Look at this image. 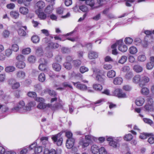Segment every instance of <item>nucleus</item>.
Returning a JSON list of instances; mask_svg holds the SVG:
<instances>
[{"instance_id":"4468645a","label":"nucleus","mask_w":154,"mask_h":154,"mask_svg":"<svg viewBox=\"0 0 154 154\" xmlns=\"http://www.w3.org/2000/svg\"><path fill=\"white\" fill-rule=\"evenodd\" d=\"M36 6L38 8V10L36 11H41L45 7V4L44 1L40 0L36 3Z\"/></svg>"},{"instance_id":"0e129e2a","label":"nucleus","mask_w":154,"mask_h":154,"mask_svg":"<svg viewBox=\"0 0 154 154\" xmlns=\"http://www.w3.org/2000/svg\"><path fill=\"white\" fill-rule=\"evenodd\" d=\"M18 32L19 35L21 36H25L26 34L25 31L22 29H19Z\"/></svg>"},{"instance_id":"c756f323","label":"nucleus","mask_w":154,"mask_h":154,"mask_svg":"<svg viewBox=\"0 0 154 154\" xmlns=\"http://www.w3.org/2000/svg\"><path fill=\"white\" fill-rule=\"evenodd\" d=\"M116 72L113 70H110L107 73V76L109 78H112L115 76Z\"/></svg>"},{"instance_id":"9d476101","label":"nucleus","mask_w":154,"mask_h":154,"mask_svg":"<svg viewBox=\"0 0 154 154\" xmlns=\"http://www.w3.org/2000/svg\"><path fill=\"white\" fill-rule=\"evenodd\" d=\"M73 84L79 89L82 91L87 90V86L85 85L81 84L79 82L75 83L73 82Z\"/></svg>"},{"instance_id":"bf43d9fd","label":"nucleus","mask_w":154,"mask_h":154,"mask_svg":"<svg viewBox=\"0 0 154 154\" xmlns=\"http://www.w3.org/2000/svg\"><path fill=\"white\" fill-rule=\"evenodd\" d=\"M127 57L125 56H123L121 58L119 61V63L121 64L124 63L127 60Z\"/></svg>"},{"instance_id":"2f4dec72","label":"nucleus","mask_w":154,"mask_h":154,"mask_svg":"<svg viewBox=\"0 0 154 154\" xmlns=\"http://www.w3.org/2000/svg\"><path fill=\"white\" fill-rule=\"evenodd\" d=\"M93 87L95 90L98 91H100L103 89L102 86L99 84H94L93 85Z\"/></svg>"},{"instance_id":"8fccbe9b","label":"nucleus","mask_w":154,"mask_h":154,"mask_svg":"<svg viewBox=\"0 0 154 154\" xmlns=\"http://www.w3.org/2000/svg\"><path fill=\"white\" fill-rule=\"evenodd\" d=\"M47 64H40L38 66L39 69L41 71H45L47 69Z\"/></svg>"},{"instance_id":"58836bf2","label":"nucleus","mask_w":154,"mask_h":154,"mask_svg":"<svg viewBox=\"0 0 154 154\" xmlns=\"http://www.w3.org/2000/svg\"><path fill=\"white\" fill-rule=\"evenodd\" d=\"M38 80L41 82H44L45 80V76L43 73H41L39 75L38 77Z\"/></svg>"},{"instance_id":"9b49d317","label":"nucleus","mask_w":154,"mask_h":154,"mask_svg":"<svg viewBox=\"0 0 154 154\" xmlns=\"http://www.w3.org/2000/svg\"><path fill=\"white\" fill-rule=\"evenodd\" d=\"M79 144L82 148H84L88 146L89 145V142L87 141L85 138H81L79 141Z\"/></svg>"},{"instance_id":"49530a36","label":"nucleus","mask_w":154,"mask_h":154,"mask_svg":"<svg viewBox=\"0 0 154 154\" xmlns=\"http://www.w3.org/2000/svg\"><path fill=\"white\" fill-rule=\"evenodd\" d=\"M133 138V136L131 134H128L126 135L124 137L125 140L127 141H129Z\"/></svg>"},{"instance_id":"dca6fc26","label":"nucleus","mask_w":154,"mask_h":154,"mask_svg":"<svg viewBox=\"0 0 154 154\" xmlns=\"http://www.w3.org/2000/svg\"><path fill=\"white\" fill-rule=\"evenodd\" d=\"M19 12L20 14L23 15H26L29 13V10L28 8L21 6L19 8Z\"/></svg>"},{"instance_id":"cd10ccee","label":"nucleus","mask_w":154,"mask_h":154,"mask_svg":"<svg viewBox=\"0 0 154 154\" xmlns=\"http://www.w3.org/2000/svg\"><path fill=\"white\" fill-rule=\"evenodd\" d=\"M44 154H57V152L55 149H51L49 150L45 148L44 151Z\"/></svg>"},{"instance_id":"ea45409f","label":"nucleus","mask_w":154,"mask_h":154,"mask_svg":"<svg viewBox=\"0 0 154 154\" xmlns=\"http://www.w3.org/2000/svg\"><path fill=\"white\" fill-rule=\"evenodd\" d=\"M28 61L31 63H34L36 60L35 57L33 55H30L28 58Z\"/></svg>"},{"instance_id":"6ab92c4d","label":"nucleus","mask_w":154,"mask_h":154,"mask_svg":"<svg viewBox=\"0 0 154 154\" xmlns=\"http://www.w3.org/2000/svg\"><path fill=\"white\" fill-rule=\"evenodd\" d=\"M36 105V103L34 101H30L26 106L25 109L26 111H30L31 110V107H34Z\"/></svg>"},{"instance_id":"bb28decb","label":"nucleus","mask_w":154,"mask_h":154,"mask_svg":"<svg viewBox=\"0 0 154 154\" xmlns=\"http://www.w3.org/2000/svg\"><path fill=\"white\" fill-rule=\"evenodd\" d=\"M52 67L53 69L57 72L60 71L61 69V65L57 63H54L52 65Z\"/></svg>"},{"instance_id":"774afa93","label":"nucleus","mask_w":154,"mask_h":154,"mask_svg":"<svg viewBox=\"0 0 154 154\" xmlns=\"http://www.w3.org/2000/svg\"><path fill=\"white\" fill-rule=\"evenodd\" d=\"M10 35V32L8 30H4L2 33V35L3 37L5 38L8 37Z\"/></svg>"},{"instance_id":"37998d69","label":"nucleus","mask_w":154,"mask_h":154,"mask_svg":"<svg viewBox=\"0 0 154 154\" xmlns=\"http://www.w3.org/2000/svg\"><path fill=\"white\" fill-rule=\"evenodd\" d=\"M143 120L145 123L149 124L151 126H153V122L152 120L146 118H144L143 119Z\"/></svg>"},{"instance_id":"a18cd8bd","label":"nucleus","mask_w":154,"mask_h":154,"mask_svg":"<svg viewBox=\"0 0 154 154\" xmlns=\"http://www.w3.org/2000/svg\"><path fill=\"white\" fill-rule=\"evenodd\" d=\"M31 40L33 43H36L39 42L40 39L38 36L34 35L31 37Z\"/></svg>"},{"instance_id":"f704fd0d","label":"nucleus","mask_w":154,"mask_h":154,"mask_svg":"<svg viewBox=\"0 0 154 154\" xmlns=\"http://www.w3.org/2000/svg\"><path fill=\"white\" fill-rule=\"evenodd\" d=\"M137 60L139 62H143L146 60V57L144 54H141L138 56Z\"/></svg>"},{"instance_id":"f257e3e1","label":"nucleus","mask_w":154,"mask_h":154,"mask_svg":"<svg viewBox=\"0 0 154 154\" xmlns=\"http://www.w3.org/2000/svg\"><path fill=\"white\" fill-rule=\"evenodd\" d=\"M93 72L96 75V80L98 82L103 83L104 82V78L102 70L97 69L94 70Z\"/></svg>"},{"instance_id":"052dcab7","label":"nucleus","mask_w":154,"mask_h":154,"mask_svg":"<svg viewBox=\"0 0 154 154\" xmlns=\"http://www.w3.org/2000/svg\"><path fill=\"white\" fill-rule=\"evenodd\" d=\"M133 41V39L130 38H126L125 40V42L126 44L130 45L131 44Z\"/></svg>"},{"instance_id":"09e8293b","label":"nucleus","mask_w":154,"mask_h":154,"mask_svg":"<svg viewBox=\"0 0 154 154\" xmlns=\"http://www.w3.org/2000/svg\"><path fill=\"white\" fill-rule=\"evenodd\" d=\"M72 63L74 66L78 67L81 64V62L80 60H77L73 61Z\"/></svg>"},{"instance_id":"4d7b16f0","label":"nucleus","mask_w":154,"mask_h":154,"mask_svg":"<svg viewBox=\"0 0 154 154\" xmlns=\"http://www.w3.org/2000/svg\"><path fill=\"white\" fill-rule=\"evenodd\" d=\"M99 152L100 154H107V152L103 147H101L99 149Z\"/></svg>"},{"instance_id":"e433bc0d","label":"nucleus","mask_w":154,"mask_h":154,"mask_svg":"<svg viewBox=\"0 0 154 154\" xmlns=\"http://www.w3.org/2000/svg\"><path fill=\"white\" fill-rule=\"evenodd\" d=\"M153 134L152 133H143L140 134L139 137L142 139H145L147 138V136L149 135L153 136Z\"/></svg>"},{"instance_id":"864d4df0","label":"nucleus","mask_w":154,"mask_h":154,"mask_svg":"<svg viewBox=\"0 0 154 154\" xmlns=\"http://www.w3.org/2000/svg\"><path fill=\"white\" fill-rule=\"evenodd\" d=\"M80 9L83 12H87L88 11V7L85 5H82L79 6Z\"/></svg>"},{"instance_id":"2eb2a0df","label":"nucleus","mask_w":154,"mask_h":154,"mask_svg":"<svg viewBox=\"0 0 154 154\" xmlns=\"http://www.w3.org/2000/svg\"><path fill=\"white\" fill-rule=\"evenodd\" d=\"M59 135H55L52 137V139L53 140L54 142H56L57 141V144L58 146H60L62 144L63 140L62 138H59L58 139V136Z\"/></svg>"},{"instance_id":"5fc2aeb1","label":"nucleus","mask_w":154,"mask_h":154,"mask_svg":"<svg viewBox=\"0 0 154 154\" xmlns=\"http://www.w3.org/2000/svg\"><path fill=\"white\" fill-rule=\"evenodd\" d=\"M31 52V49L30 48H27L23 49L22 51V53L24 54H28Z\"/></svg>"},{"instance_id":"a878e982","label":"nucleus","mask_w":154,"mask_h":154,"mask_svg":"<svg viewBox=\"0 0 154 154\" xmlns=\"http://www.w3.org/2000/svg\"><path fill=\"white\" fill-rule=\"evenodd\" d=\"M123 81L121 77H116L115 78L113 81V83L115 85H121Z\"/></svg>"},{"instance_id":"680f3d73","label":"nucleus","mask_w":154,"mask_h":154,"mask_svg":"<svg viewBox=\"0 0 154 154\" xmlns=\"http://www.w3.org/2000/svg\"><path fill=\"white\" fill-rule=\"evenodd\" d=\"M12 51L10 49H8L5 51V55L7 57H9L12 54Z\"/></svg>"},{"instance_id":"4be33fe9","label":"nucleus","mask_w":154,"mask_h":154,"mask_svg":"<svg viewBox=\"0 0 154 154\" xmlns=\"http://www.w3.org/2000/svg\"><path fill=\"white\" fill-rule=\"evenodd\" d=\"M17 78L20 79H23L26 76V74L24 72L22 71H20L17 72L16 73Z\"/></svg>"},{"instance_id":"a19ab883","label":"nucleus","mask_w":154,"mask_h":154,"mask_svg":"<svg viewBox=\"0 0 154 154\" xmlns=\"http://www.w3.org/2000/svg\"><path fill=\"white\" fill-rule=\"evenodd\" d=\"M129 51L130 53L132 54H135L137 52V49L136 47L134 46H132L130 48Z\"/></svg>"},{"instance_id":"39448f33","label":"nucleus","mask_w":154,"mask_h":154,"mask_svg":"<svg viewBox=\"0 0 154 154\" xmlns=\"http://www.w3.org/2000/svg\"><path fill=\"white\" fill-rule=\"evenodd\" d=\"M119 138H115L112 137H109L107 138V141H109V144L114 148H116L119 146L118 142L119 141Z\"/></svg>"},{"instance_id":"0eeeda50","label":"nucleus","mask_w":154,"mask_h":154,"mask_svg":"<svg viewBox=\"0 0 154 154\" xmlns=\"http://www.w3.org/2000/svg\"><path fill=\"white\" fill-rule=\"evenodd\" d=\"M31 149H34V152L35 153H39L42 151V147L40 146H37V144L36 143H34L29 146L28 148Z\"/></svg>"},{"instance_id":"6e6d98bb","label":"nucleus","mask_w":154,"mask_h":154,"mask_svg":"<svg viewBox=\"0 0 154 154\" xmlns=\"http://www.w3.org/2000/svg\"><path fill=\"white\" fill-rule=\"evenodd\" d=\"M15 68L13 66H9L6 67L5 70L6 72H9L14 71L15 70Z\"/></svg>"},{"instance_id":"c03bdc74","label":"nucleus","mask_w":154,"mask_h":154,"mask_svg":"<svg viewBox=\"0 0 154 154\" xmlns=\"http://www.w3.org/2000/svg\"><path fill=\"white\" fill-rule=\"evenodd\" d=\"M10 15L14 19L18 18L19 16V14L18 12L15 11H12L10 12Z\"/></svg>"},{"instance_id":"473e14b6","label":"nucleus","mask_w":154,"mask_h":154,"mask_svg":"<svg viewBox=\"0 0 154 154\" xmlns=\"http://www.w3.org/2000/svg\"><path fill=\"white\" fill-rule=\"evenodd\" d=\"M140 92L142 94L146 95L149 94V90L147 88L144 87L142 88L140 91Z\"/></svg>"},{"instance_id":"b1692460","label":"nucleus","mask_w":154,"mask_h":154,"mask_svg":"<svg viewBox=\"0 0 154 154\" xmlns=\"http://www.w3.org/2000/svg\"><path fill=\"white\" fill-rule=\"evenodd\" d=\"M98 56V55L97 53L92 51H90L88 54V58L90 59L97 58Z\"/></svg>"},{"instance_id":"423d86ee","label":"nucleus","mask_w":154,"mask_h":154,"mask_svg":"<svg viewBox=\"0 0 154 154\" xmlns=\"http://www.w3.org/2000/svg\"><path fill=\"white\" fill-rule=\"evenodd\" d=\"M113 95L116 96L119 98H124L127 97L126 94L123 92L122 90L117 88L112 92Z\"/></svg>"},{"instance_id":"aec40b11","label":"nucleus","mask_w":154,"mask_h":154,"mask_svg":"<svg viewBox=\"0 0 154 154\" xmlns=\"http://www.w3.org/2000/svg\"><path fill=\"white\" fill-rule=\"evenodd\" d=\"M141 76L140 75H135L132 79V82L135 84H139L141 82Z\"/></svg>"},{"instance_id":"69168bd1","label":"nucleus","mask_w":154,"mask_h":154,"mask_svg":"<svg viewBox=\"0 0 154 154\" xmlns=\"http://www.w3.org/2000/svg\"><path fill=\"white\" fill-rule=\"evenodd\" d=\"M88 70V68L85 66H82L80 68V71L82 73L87 72Z\"/></svg>"},{"instance_id":"f8f14e48","label":"nucleus","mask_w":154,"mask_h":154,"mask_svg":"<svg viewBox=\"0 0 154 154\" xmlns=\"http://www.w3.org/2000/svg\"><path fill=\"white\" fill-rule=\"evenodd\" d=\"M15 80L13 79H11L9 81V84L11 85L12 88L13 89H16L20 86V83L18 82L14 83Z\"/></svg>"},{"instance_id":"c9c22d12","label":"nucleus","mask_w":154,"mask_h":154,"mask_svg":"<svg viewBox=\"0 0 154 154\" xmlns=\"http://www.w3.org/2000/svg\"><path fill=\"white\" fill-rule=\"evenodd\" d=\"M48 46L50 48H57L59 47V45L57 43L50 42L48 44Z\"/></svg>"},{"instance_id":"72a5a7b5","label":"nucleus","mask_w":154,"mask_h":154,"mask_svg":"<svg viewBox=\"0 0 154 154\" xmlns=\"http://www.w3.org/2000/svg\"><path fill=\"white\" fill-rule=\"evenodd\" d=\"M36 54L38 56H40L43 55V52L41 47H38L36 49Z\"/></svg>"},{"instance_id":"f03ea898","label":"nucleus","mask_w":154,"mask_h":154,"mask_svg":"<svg viewBox=\"0 0 154 154\" xmlns=\"http://www.w3.org/2000/svg\"><path fill=\"white\" fill-rule=\"evenodd\" d=\"M57 104H54L53 106L51 104H46L43 102L40 103L37 106V108L39 109H44L48 108H50L52 110H55L57 108Z\"/></svg>"},{"instance_id":"5701e85b","label":"nucleus","mask_w":154,"mask_h":154,"mask_svg":"<svg viewBox=\"0 0 154 154\" xmlns=\"http://www.w3.org/2000/svg\"><path fill=\"white\" fill-rule=\"evenodd\" d=\"M99 147L96 145H93L91 146V151L93 154H96L99 151Z\"/></svg>"},{"instance_id":"412c9836","label":"nucleus","mask_w":154,"mask_h":154,"mask_svg":"<svg viewBox=\"0 0 154 154\" xmlns=\"http://www.w3.org/2000/svg\"><path fill=\"white\" fill-rule=\"evenodd\" d=\"M133 69L137 73H140L142 72L143 68L139 65H135L133 66Z\"/></svg>"},{"instance_id":"ddd939ff","label":"nucleus","mask_w":154,"mask_h":154,"mask_svg":"<svg viewBox=\"0 0 154 154\" xmlns=\"http://www.w3.org/2000/svg\"><path fill=\"white\" fill-rule=\"evenodd\" d=\"M75 142L74 138H70L67 140L66 144V146L68 149L72 148L74 145Z\"/></svg>"},{"instance_id":"79ce46f5","label":"nucleus","mask_w":154,"mask_h":154,"mask_svg":"<svg viewBox=\"0 0 154 154\" xmlns=\"http://www.w3.org/2000/svg\"><path fill=\"white\" fill-rule=\"evenodd\" d=\"M8 110V108L6 106L0 105V111L2 113L6 112Z\"/></svg>"},{"instance_id":"4c0bfd02","label":"nucleus","mask_w":154,"mask_h":154,"mask_svg":"<svg viewBox=\"0 0 154 154\" xmlns=\"http://www.w3.org/2000/svg\"><path fill=\"white\" fill-rule=\"evenodd\" d=\"M45 92L52 96L55 97L56 95V94L54 91L51 90L47 88L45 90Z\"/></svg>"},{"instance_id":"a211bd4d","label":"nucleus","mask_w":154,"mask_h":154,"mask_svg":"<svg viewBox=\"0 0 154 154\" xmlns=\"http://www.w3.org/2000/svg\"><path fill=\"white\" fill-rule=\"evenodd\" d=\"M85 138L87 141L89 142V144L93 141H96L97 140V138L90 135L85 136Z\"/></svg>"},{"instance_id":"e2e57ef3","label":"nucleus","mask_w":154,"mask_h":154,"mask_svg":"<svg viewBox=\"0 0 154 154\" xmlns=\"http://www.w3.org/2000/svg\"><path fill=\"white\" fill-rule=\"evenodd\" d=\"M40 140L42 143L44 145H45L48 142V137H42L41 138Z\"/></svg>"},{"instance_id":"20e7f679","label":"nucleus","mask_w":154,"mask_h":154,"mask_svg":"<svg viewBox=\"0 0 154 154\" xmlns=\"http://www.w3.org/2000/svg\"><path fill=\"white\" fill-rule=\"evenodd\" d=\"M145 110L147 112H153L154 111L153 101L152 99H148L147 103L144 106Z\"/></svg>"},{"instance_id":"7ed1b4c3","label":"nucleus","mask_w":154,"mask_h":154,"mask_svg":"<svg viewBox=\"0 0 154 154\" xmlns=\"http://www.w3.org/2000/svg\"><path fill=\"white\" fill-rule=\"evenodd\" d=\"M25 103L23 100L20 101L19 102L16 106L14 107L12 109V111H15L17 112H26V111L25 110Z\"/></svg>"},{"instance_id":"c85d7f7f","label":"nucleus","mask_w":154,"mask_h":154,"mask_svg":"<svg viewBox=\"0 0 154 154\" xmlns=\"http://www.w3.org/2000/svg\"><path fill=\"white\" fill-rule=\"evenodd\" d=\"M16 65L17 67L20 69L24 68L26 66L25 63L22 61H18L16 63Z\"/></svg>"},{"instance_id":"f3484780","label":"nucleus","mask_w":154,"mask_h":154,"mask_svg":"<svg viewBox=\"0 0 154 154\" xmlns=\"http://www.w3.org/2000/svg\"><path fill=\"white\" fill-rule=\"evenodd\" d=\"M144 99L142 97H139L136 100L135 103L138 106H142L145 102Z\"/></svg>"},{"instance_id":"3c124183","label":"nucleus","mask_w":154,"mask_h":154,"mask_svg":"<svg viewBox=\"0 0 154 154\" xmlns=\"http://www.w3.org/2000/svg\"><path fill=\"white\" fill-rule=\"evenodd\" d=\"M154 64L151 61L148 63L146 64V68L148 70H151L153 67Z\"/></svg>"},{"instance_id":"7c9ffc66","label":"nucleus","mask_w":154,"mask_h":154,"mask_svg":"<svg viewBox=\"0 0 154 154\" xmlns=\"http://www.w3.org/2000/svg\"><path fill=\"white\" fill-rule=\"evenodd\" d=\"M53 5H51L47 6L45 9V12L48 14L51 13L53 10Z\"/></svg>"},{"instance_id":"603ef678","label":"nucleus","mask_w":154,"mask_h":154,"mask_svg":"<svg viewBox=\"0 0 154 154\" xmlns=\"http://www.w3.org/2000/svg\"><path fill=\"white\" fill-rule=\"evenodd\" d=\"M64 67L66 69L69 70L72 68V65L69 62H66L63 64Z\"/></svg>"},{"instance_id":"6e6552de","label":"nucleus","mask_w":154,"mask_h":154,"mask_svg":"<svg viewBox=\"0 0 154 154\" xmlns=\"http://www.w3.org/2000/svg\"><path fill=\"white\" fill-rule=\"evenodd\" d=\"M117 43L119 45L118 49L119 50L122 52H125L127 51L128 48L126 45L123 44V41L122 40L117 41Z\"/></svg>"},{"instance_id":"393cba45","label":"nucleus","mask_w":154,"mask_h":154,"mask_svg":"<svg viewBox=\"0 0 154 154\" xmlns=\"http://www.w3.org/2000/svg\"><path fill=\"white\" fill-rule=\"evenodd\" d=\"M39 11H36V13L38 15V17L41 20L46 19L47 17L46 14L43 12H39Z\"/></svg>"},{"instance_id":"1a4fd4ad","label":"nucleus","mask_w":154,"mask_h":154,"mask_svg":"<svg viewBox=\"0 0 154 154\" xmlns=\"http://www.w3.org/2000/svg\"><path fill=\"white\" fill-rule=\"evenodd\" d=\"M150 81V79L148 76H141V82L139 84V86L140 87H142L146 84L148 83Z\"/></svg>"},{"instance_id":"338daca9","label":"nucleus","mask_w":154,"mask_h":154,"mask_svg":"<svg viewBox=\"0 0 154 154\" xmlns=\"http://www.w3.org/2000/svg\"><path fill=\"white\" fill-rule=\"evenodd\" d=\"M12 50L15 52H17L19 49V46L16 44H14L12 45Z\"/></svg>"},{"instance_id":"de8ad7c7","label":"nucleus","mask_w":154,"mask_h":154,"mask_svg":"<svg viewBox=\"0 0 154 154\" xmlns=\"http://www.w3.org/2000/svg\"><path fill=\"white\" fill-rule=\"evenodd\" d=\"M28 96L30 97L34 98V99L37 96L36 93L35 92L29 91L27 93Z\"/></svg>"},{"instance_id":"13d9d810","label":"nucleus","mask_w":154,"mask_h":154,"mask_svg":"<svg viewBox=\"0 0 154 154\" xmlns=\"http://www.w3.org/2000/svg\"><path fill=\"white\" fill-rule=\"evenodd\" d=\"M64 8L63 7H60L56 9V13L59 14L61 15L63 13Z\"/></svg>"}]
</instances>
